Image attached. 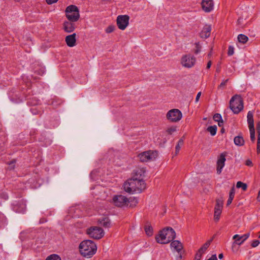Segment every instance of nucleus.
Segmentation results:
<instances>
[{"mask_svg":"<svg viewBox=\"0 0 260 260\" xmlns=\"http://www.w3.org/2000/svg\"><path fill=\"white\" fill-rule=\"evenodd\" d=\"M146 184L142 178L133 177L123 185L124 190L128 193H141L145 189Z\"/></svg>","mask_w":260,"mask_h":260,"instance_id":"f257e3e1","label":"nucleus"},{"mask_svg":"<svg viewBox=\"0 0 260 260\" xmlns=\"http://www.w3.org/2000/svg\"><path fill=\"white\" fill-rule=\"evenodd\" d=\"M79 249L80 254L83 256L90 257L95 253L97 247L94 242L90 240H86L80 243Z\"/></svg>","mask_w":260,"mask_h":260,"instance_id":"f03ea898","label":"nucleus"},{"mask_svg":"<svg viewBox=\"0 0 260 260\" xmlns=\"http://www.w3.org/2000/svg\"><path fill=\"white\" fill-rule=\"evenodd\" d=\"M176 237L175 231L172 228H167L160 231L155 237L157 243L167 244L174 240Z\"/></svg>","mask_w":260,"mask_h":260,"instance_id":"7ed1b4c3","label":"nucleus"},{"mask_svg":"<svg viewBox=\"0 0 260 260\" xmlns=\"http://www.w3.org/2000/svg\"><path fill=\"white\" fill-rule=\"evenodd\" d=\"M112 200L114 204L118 207H122L127 205L129 202L132 203L131 206L132 205H134L135 206L138 203V200L137 198H133L129 201L128 198L122 195H115L113 197Z\"/></svg>","mask_w":260,"mask_h":260,"instance_id":"20e7f679","label":"nucleus"},{"mask_svg":"<svg viewBox=\"0 0 260 260\" xmlns=\"http://www.w3.org/2000/svg\"><path fill=\"white\" fill-rule=\"evenodd\" d=\"M230 108L235 114H238L243 109V103L239 95H234L230 102Z\"/></svg>","mask_w":260,"mask_h":260,"instance_id":"39448f33","label":"nucleus"},{"mask_svg":"<svg viewBox=\"0 0 260 260\" xmlns=\"http://www.w3.org/2000/svg\"><path fill=\"white\" fill-rule=\"evenodd\" d=\"M66 16L69 21H77L80 18L79 10L75 5H70L66 9Z\"/></svg>","mask_w":260,"mask_h":260,"instance_id":"423d86ee","label":"nucleus"},{"mask_svg":"<svg viewBox=\"0 0 260 260\" xmlns=\"http://www.w3.org/2000/svg\"><path fill=\"white\" fill-rule=\"evenodd\" d=\"M86 233L90 238L95 239H100L104 235V232L103 230L101 228L98 226H92L87 229L86 230Z\"/></svg>","mask_w":260,"mask_h":260,"instance_id":"0eeeda50","label":"nucleus"},{"mask_svg":"<svg viewBox=\"0 0 260 260\" xmlns=\"http://www.w3.org/2000/svg\"><path fill=\"white\" fill-rule=\"evenodd\" d=\"M171 248L178 253L176 256V260H182V254L184 253L183 250V246L182 244L178 240H173L170 244Z\"/></svg>","mask_w":260,"mask_h":260,"instance_id":"6e6552de","label":"nucleus"},{"mask_svg":"<svg viewBox=\"0 0 260 260\" xmlns=\"http://www.w3.org/2000/svg\"><path fill=\"white\" fill-rule=\"evenodd\" d=\"M166 117L171 122H176L181 119L182 114L179 110L173 109L168 112Z\"/></svg>","mask_w":260,"mask_h":260,"instance_id":"1a4fd4ad","label":"nucleus"},{"mask_svg":"<svg viewBox=\"0 0 260 260\" xmlns=\"http://www.w3.org/2000/svg\"><path fill=\"white\" fill-rule=\"evenodd\" d=\"M157 155L156 151L149 150L139 154L138 156L141 162H147L153 160L157 157Z\"/></svg>","mask_w":260,"mask_h":260,"instance_id":"9d476101","label":"nucleus"},{"mask_svg":"<svg viewBox=\"0 0 260 260\" xmlns=\"http://www.w3.org/2000/svg\"><path fill=\"white\" fill-rule=\"evenodd\" d=\"M196 61V58L190 54H186L183 55L181 59V63L182 66L186 68L192 67Z\"/></svg>","mask_w":260,"mask_h":260,"instance_id":"9b49d317","label":"nucleus"},{"mask_svg":"<svg viewBox=\"0 0 260 260\" xmlns=\"http://www.w3.org/2000/svg\"><path fill=\"white\" fill-rule=\"evenodd\" d=\"M129 17L127 15H119L117 17L116 21L118 27L124 30L129 23Z\"/></svg>","mask_w":260,"mask_h":260,"instance_id":"f8f14e48","label":"nucleus"},{"mask_svg":"<svg viewBox=\"0 0 260 260\" xmlns=\"http://www.w3.org/2000/svg\"><path fill=\"white\" fill-rule=\"evenodd\" d=\"M250 236V233H246L242 236H240L239 235H235L233 239L235 240V241L233 243L232 248H233L234 246L236 245H241L245 241H246Z\"/></svg>","mask_w":260,"mask_h":260,"instance_id":"ddd939ff","label":"nucleus"},{"mask_svg":"<svg viewBox=\"0 0 260 260\" xmlns=\"http://www.w3.org/2000/svg\"><path fill=\"white\" fill-rule=\"evenodd\" d=\"M225 154L222 153L220 154L217 161V173L220 174L221 173L222 169L224 166L225 161Z\"/></svg>","mask_w":260,"mask_h":260,"instance_id":"4468645a","label":"nucleus"},{"mask_svg":"<svg viewBox=\"0 0 260 260\" xmlns=\"http://www.w3.org/2000/svg\"><path fill=\"white\" fill-rule=\"evenodd\" d=\"M75 22L72 21H65L63 23V29L64 31L71 33L74 31L76 28Z\"/></svg>","mask_w":260,"mask_h":260,"instance_id":"2eb2a0df","label":"nucleus"},{"mask_svg":"<svg viewBox=\"0 0 260 260\" xmlns=\"http://www.w3.org/2000/svg\"><path fill=\"white\" fill-rule=\"evenodd\" d=\"M65 41L67 45L70 47H73L76 44V34L73 33L72 35L67 36L65 38Z\"/></svg>","mask_w":260,"mask_h":260,"instance_id":"dca6fc26","label":"nucleus"},{"mask_svg":"<svg viewBox=\"0 0 260 260\" xmlns=\"http://www.w3.org/2000/svg\"><path fill=\"white\" fill-rule=\"evenodd\" d=\"M202 6L203 10L205 12H210L213 8V0H203Z\"/></svg>","mask_w":260,"mask_h":260,"instance_id":"f3484780","label":"nucleus"},{"mask_svg":"<svg viewBox=\"0 0 260 260\" xmlns=\"http://www.w3.org/2000/svg\"><path fill=\"white\" fill-rule=\"evenodd\" d=\"M214 237L213 236L211 239L207 241L198 250L197 256H198L199 259L201 258L202 255L206 251L207 248L210 245L211 242L213 240Z\"/></svg>","mask_w":260,"mask_h":260,"instance_id":"a211bd4d","label":"nucleus"},{"mask_svg":"<svg viewBox=\"0 0 260 260\" xmlns=\"http://www.w3.org/2000/svg\"><path fill=\"white\" fill-rule=\"evenodd\" d=\"M211 30V26L206 25L200 33L201 37L204 39L208 38L210 35Z\"/></svg>","mask_w":260,"mask_h":260,"instance_id":"6ab92c4d","label":"nucleus"},{"mask_svg":"<svg viewBox=\"0 0 260 260\" xmlns=\"http://www.w3.org/2000/svg\"><path fill=\"white\" fill-rule=\"evenodd\" d=\"M253 114L252 111H249L247 113V122L249 129L254 128Z\"/></svg>","mask_w":260,"mask_h":260,"instance_id":"aec40b11","label":"nucleus"},{"mask_svg":"<svg viewBox=\"0 0 260 260\" xmlns=\"http://www.w3.org/2000/svg\"><path fill=\"white\" fill-rule=\"evenodd\" d=\"M234 142L236 145L238 146H242L244 145L245 141L242 136L239 135L234 138Z\"/></svg>","mask_w":260,"mask_h":260,"instance_id":"412c9836","label":"nucleus"},{"mask_svg":"<svg viewBox=\"0 0 260 260\" xmlns=\"http://www.w3.org/2000/svg\"><path fill=\"white\" fill-rule=\"evenodd\" d=\"M100 224L105 228H109L111 226L110 220L108 217H104L99 220Z\"/></svg>","mask_w":260,"mask_h":260,"instance_id":"4be33fe9","label":"nucleus"},{"mask_svg":"<svg viewBox=\"0 0 260 260\" xmlns=\"http://www.w3.org/2000/svg\"><path fill=\"white\" fill-rule=\"evenodd\" d=\"M36 65H37V67H36L35 68H34L35 73L39 75H43L45 73V68L40 66L39 64H35V66Z\"/></svg>","mask_w":260,"mask_h":260,"instance_id":"5701e85b","label":"nucleus"},{"mask_svg":"<svg viewBox=\"0 0 260 260\" xmlns=\"http://www.w3.org/2000/svg\"><path fill=\"white\" fill-rule=\"evenodd\" d=\"M235 188H234V186H233L232 187V188L231 189L230 193H229V199L228 200L227 203H226L227 206L230 205L232 203V201L235 196Z\"/></svg>","mask_w":260,"mask_h":260,"instance_id":"b1692460","label":"nucleus"},{"mask_svg":"<svg viewBox=\"0 0 260 260\" xmlns=\"http://www.w3.org/2000/svg\"><path fill=\"white\" fill-rule=\"evenodd\" d=\"M223 207V201L222 200L217 199L216 200V205L214 208L215 211H222Z\"/></svg>","mask_w":260,"mask_h":260,"instance_id":"393cba45","label":"nucleus"},{"mask_svg":"<svg viewBox=\"0 0 260 260\" xmlns=\"http://www.w3.org/2000/svg\"><path fill=\"white\" fill-rule=\"evenodd\" d=\"M145 173V170L144 168L138 169L136 171L135 175L134 177L141 178V177L144 176Z\"/></svg>","mask_w":260,"mask_h":260,"instance_id":"a878e982","label":"nucleus"},{"mask_svg":"<svg viewBox=\"0 0 260 260\" xmlns=\"http://www.w3.org/2000/svg\"><path fill=\"white\" fill-rule=\"evenodd\" d=\"M237 39L239 42L243 44H245L248 41V37L243 34L239 35Z\"/></svg>","mask_w":260,"mask_h":260,"instance_id":"bb28decb","label":"nucleus"},{"mask_svg":"<svg viewBox=\"0 0 260 260\" xmlns=\"http://www.w3.org/2000/svg\"><path fill=\"white\" fill-rule=\"evenodd\" d=\"M184 143V139L183 138H181L179 141L178 142V143L175 147V155H177L179 153L180 148L181 146L183 145Z\"/></svg>","mask_w":260,"mask_h":260,"instance_id":"cd10ccee","label":"nucleus"},{"mask_svg":"<svg viewBox=\"0 0 260 260\" xmlns=\"http://www.w3.org/2000/svg\"><path fill=\"white\" fill-rule=\"evenodd\" d=\"M145 231L148 236H151L153 235V229L150 225H146L145 226Z\"/></svg>","mask_w":260,"mask_h":260,"instance_id":"c85d7f7f","label":"nucleus"},{"mask_svg":"<svg viewBox=\"0 0 260 260\" xmlns=\"http://www.w3.org/2000/svg\"><path fill=\"white\" fill-rule=\"evenodd\" d=\"M207 130L210 133L211 136H214L216 134L217 126L216 125L210 126L207 128Z\"/></svg>","mask_w":260,"mask_h":260,"instance_id":"c756f323","label":"nucleus"},{"mask_svg":"<svg viewBox=\"0 0 260 260\" xmlns=\"http://www.w3.org/2000/svg\"><path fill=\"white\" fill-rule=\"evenodd\" d=\"M236 187L238 188H241L243 191L246 190L247 188V185L246 183H244L241 181H238L237 183Z\"/></svg>","mask_w":260,"mask_h":260,"instance_id":"7c9ffc66","label":"nucleus"},{"mask_svg":"<svg viewBox=\"0 0 260 260\" xmlns=\"http://www.w3.org/2000/svg\"><path fill=\"white\" fill-rule=\"evenodd\" d=\"M46 260H61V258L57 254H53L48 256Z\"/></svg>","mask_w":260,"mask_h":260,"instance_id":"2f4dec72","label":"nucleus"},{"mask_svg":"<svg viewBox=\"0 0 260 260\" xmlns=\"http://www.w3.org/2000/svg\"><path fill=\"white\" fill-rule=\"evenodd\" d=\"M221 211H215L214 210V219L215 221H218L220 218V215L221 213Z\"/></svg>","mask_w":260,"mask_h":260,"instance_id":"473e14b6","label":"nucleus"},{"mask_svg":"<svg viewBox=\"0 0 260 260\" xmlns=\"http://www.w3.org/2000/svg\"><path fill=\"white\" fill-rule=\"evenodd\" d=\"M213 120L216 122H219L222 120L221 115L219 113H216L213 116Z\"/></svg>","mask_w":260,"mask_h":260,"instance_id":"72a5a7b5","label":"nucleus"},{"mask_svg":"<svg viewBox=\"0 0 260 260\" xmlns=\"http://www.w3.org/2000/svg\"><path fill=\"white\" fill-rule=\"evenodd\" d=\"M176 126H172L169 128H168L166 132L169 135H172L174 132L176 131Z\"/></svg>","mask_w":260,"mask_h":260,"instance_id":"f704fd0d","label":"nucleus"},{"mask_svg":"<svg viewBox=\"0 0 260 260\" xmlns=\"http://www.w3.org/2000/svg\"><path fill=\"white\" fill-rule=\"evenodd\" d=\"M195 45H196V48H195V50H194V53L197 54L199 52H200V51H201V46L200 45L199 42L196 43Z\"/></svg>","mask_w":260,"mask_h":260,"instance_id":"c9c22d12","label":"nucleus"},{"mask_svg":"<svg viewBox=\"0 0 260 260\" xmlns=\"http://www.w3.org/2000/svg\"><path fill=\"white\" fill-rule=\"evenodd\" d=\"M250 134V139L252 141H254L255 140V129L254 128L249 129Z\"/></svg>","mask_w":260,"mask_h":260,"instance_id":"e433bc0d","label":"nucleus"},{"mask_svg":"<svg viewBox=\"0 0 260 260\" xmlns=\"http://www.w3.org/2000/svg\"><path fill=\"white\" fill-rule=\"evenodd\" d=\"M115 29V26L114 25H109L106 29V32L109 34L113 32Z\"/></svg>","mask_w":260,"mask_h":260,"instance_id":"4c0bfd02","label":"nucleus"},{"mask_svg":"<svg viewBox=\"0 0 260 260\" xmlns=\"http://www.w3.org/2000/svg\"><path fill=\"white\" fill-rule=\"evenodd\" d=\"M234 53V48L232 46H230L228 48V54L229 56H232Z\"/></svg>","mask_w":260,"mask_h":260,"instance_id":"58836bf2","label":"nucleus"},{"mask_svg":"<svg viewBox=\"0 0 260 260\" xmlns=\"http://www.w3.org/2000/svg\"><path fill=\"white\" fill-rule=\"evenodd\" d=\"M259 243H260V242L259 240H255L252 242L251 246V247H252L253 248L256 247L259 244Z\"/></svg>","mask_w":260,"mask_h":260,"instance_id":"ea45409f","label":"nucleus"},{"mask_svg":"<svg viewBox=\"0 0 260 260\" xmlns=\"http://www.w3.org/2000/svg\"><path fill=\"white\" fill-rule=\"evenodd\" d=\"M256 129L258 133V139H260V121L256 123Z\"/></svg>","mask_w":260,"mask_h":260,"instance_id":"a19ab883","label":"nucleus"},{"mask_svg":"<svg viewBox=\"0 0 260 260\" xmlns=\"http://www.w3.org/2000/svg\"><path fill=\"white\" fill-rule=\"evenodd\" d=\"M256 151L257 154L260 153V139H257Z\"/></svg>","mask_w":260,"mask_h":260,"instance_id":"79ce46f5","label":"nucleus"},{"mask_svg":"<svg viewBox=\"0 0 260 260\" xmlns=\"http://www.w3.org/2000/svg\"><path fill=\"white\" fill-rule=\"evenodd\" d=\"M58 1V0H46V2L48 5H51L56 3Z\"/></svg>","mask_w":260,"mask_h":260,"instance_id":"37998d69","label":"nucleus"},{"mask_svg":"<svg viewBox=\"0 0 260 260\" xmlns=\"http://www.w3.org/2000/svg\"><path fill=\"white\" fill-rule=\"evenodd\" d=\"M246 165L247 166H250V167H251L253 166V163L250 160V159H248L246 161V163H245Z\"/></svg>","mask_w":260,"mask_h":260,"instance_id":"c03bdc74","label":"nucleus"},{"mask_svg":"<svg viewBox=\"0 0 260 260\" xmlns=\"http://www.w3.org/2000/svg\"><path fill=\"white\" fill-rule=\"evenodd\" d=\"M228 80H229V79H226V80H225L223 81L220 83V85H219V87H222V86H225V85H226V83L228 82Z\"/></svg>","mask_w":260,"mask_h":260,"instance_id":"a18cd8bd","label":"nucleus"},{"mask_svg":"<svg viewBox=\"0 0 260 260\" xmlns=\"http://www.w3.org/2000/svg\"><path fill=\"white\" fill-rule=\"evenodd\" d=\"M208 260H218L216 254L212 255Z\"/></svg>","mask_w":260,"mask_h":260,"instance_id":"49530a36","label":"nucleus"},{"mask_svg":"<svg viewBox=\"0 0 260 260\" xmlns=\"http://www.w3.org/2000/svg\"><path fill=\"white\" fill-rule=\"evenodd\" d=\"M201 92H199L198 93L196 98V103H197L199 101V99L201 96Z\"/></svg>","mask_w":260,"mask_h":260,"instance_id":"de8ad7c7","label":"nucleus"},{"mask_svg":"<svg viewBox=\"0 0 260 260\" xmlns=\"http://www.w3.org/2000/svg\"><path fill=\"white\" fill-rule=\"evenodd\" d=\"M212 64V62L211 60L209 61L207 64V69H209L211 67Z\"/></svg>","mask_w":260,"mask_h":260,"instance_id":"09e8293b","label":"nucleus"},{"mask_svg":"<svg viewBox=\"0 0 260 260\" xmlns=\"http://www.w3.org/2000/svg\"><path fill=\"white\" fill-rule=\"evenodd\" d=\"M218 122V125L219 126L221 127L223 125V120H220L219 122Z\"/></svg>","mask_w":260,"mask_h":260,"instance_id":"8fccbe9b","label":"nucleus"},{"mask_svg":"<svg viewBox=\"0 0 260 260\" xmlns=\"http://www.w3.org/2000/svg\"><path fill=\"white\" fill-rule=\"evenodd\" d=\"M257 200L258 202H260V190L258 191V196H257Z\"/></svg>","mask_w":260,"mask_h":260,"instance_id":"3c124183","label":"nucleus"},{"mask_svg":"<svg viewBox=\"0 0 260 260\" xmlns=\"http://www.w3.org/2000/svg\"><path fill=\"white\" fill-rule=\"evenodd\" d=\"M218 257L219 259H222L223 257V254L222 253H220L218 255Z\"/></svg>","mask_w":260,"mask_h":260,"instance_id":"603ef678","label":"nucleus"},{"mask_svg":"<svg viewBox=\"0 0 260 260\" xmlns=\"http://www.w3.org/2000/svg\"><path fill=\"white\" fill-rule=\"evenodd\" d=\"M35 110V108H32L31 109V111H32V113L33 114H37V113H36V112H35V111H34Z\"/></svg>","mask_w":260,"mask_h":260,"instance_id":"864d4df0","label":"nucleus"},{"mask_svg":"<svg viewBox=\"0 0 260 260\" xmlns=\"http://www.w3.org/2000/svg\"><path fill=\"white\" fill-rule=\"evenodd\" d=\"M220 132H221V133H223L224 132V128H222L221 131H220Z\"/></svg>","mask_w":260,"mask_h":260,"instance_id":"5fc2aeb1","label":"nucleus"},{"mask_svg":"<svg viewBox=\"0 0 260 260\" xmlns=\"http://www.w3.org/2000/svg\"><path fill=\"white\" fill-rule=\"evenodd\" d=\"M196 260L198 259H199V256H196Z\"/></svg>","mask_w":260,"mask_h":260,"instance_id":"6e6d98bb","label":"nucleus"},{"mask_svg":"<svg viewBox=\"0 0 260 260\" xmlns=\"http://www.w3.org/2000/svg\"><path fill=\"white\" fill-rule=\"evenodd\" d=\"M258 238H260V235H259Z\"/></svg>","mask_w":260,"mask_h":260,"instance_id":"4d7b16f0","label":"nucleus"}]
</instances>
